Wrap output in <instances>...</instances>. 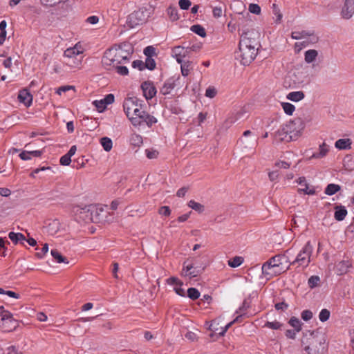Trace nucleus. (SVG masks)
Here are the masks:
<instances>
[{
  "label": "nucleus",
  "instance_id": "31",
  "mask_svg": "<svg viewBox=\"0 0 354 354\" xmlns=\"http://www.w3.org/2000/svg\"><path fill=\"white\" fill-rule=\"evenodd\" d=\"M244 261V259L240 256H236L228 260V266L231 268H237Z\"/></svg>",
  "mask_w": 354,
  "mask_h": 354
},
{
  "label": "nucleus",
  "instance_id": "14",
  "mask_svg": "<svg viewBox=\"0 0 354 354\" xmlns=\"http://www.w3.org/2000/svg\"><path fill=\"white\" fill-rule=\"evenodd\" d=\"M141 100L139 103L136 104V106L134 108L133 111L129 118V120L131 121V124L134 127H140L141 126V120L140 116L143 115L145 111L141 109Z\"/></svg>",
  "mask_w": 354,
  "mask_h": 354
},
{
  "label": "nucleus",
  "instance_id": "22",
  "mask_svg": "<svg viewBox=\"0 0 354 354\" xmlns=\"http://www.w3.org/2000/svg\"><path fill=\"white\" fill-rule=\"evenodd\" d=\"M347 210L343 205H337L335 207L334 217L338 221H343L347 215Z\"/></svg>",
  "mask_w": 354,
  "mask_h": 354
},
{
  "label": "nucleus",
  "instance_id": "59",
  "mask_svg": "<svg viewBox=\"0 0 354 354\" xmlns=\"http://www.w3.org/2000/svg\"><path fill=\"white\" fill-rule=\"evenodd\" d=\"M146 156L149 159L156 158L158 154V152L156 150H149L146 149Z\"/></svg>",
  "mask_w": 354,
  "mask_h": 354
},
{
  "label": "nucleus",
  "instance_id": "51",
  "mask_svg": "<svg viewBox=\"0 0 354 354\" xmlns=\"http://www.w3.org/2000/svg\"><path fill=\"white\" fill-rule=\"evenodd\" d=\"M167 282L169 285L183 286V282L177 277H171L167 279Z\"/></svg>",
  "mask_w": 354,
  "mask_h": 354
},
{
  "label": "nucleus",
  "instance_id": "20",
  "mask_svg": "<svg viewBox=\"0 0 354 354\" xmlns=\"http://www.w3.org/2000/svg\"><path fill=\"white\" fill-rule=\"evenodd\" d=\"M352 141L349 138H341L335 143V147L339 150L351 149Z\"/></svg>",
  "mask_w": 354,
  "mask_h": 354
},
{
  "label": "nucleus",
  "instance_id": "2",
  "mask_svg": "<svg viewBox=\"0 0 354 354\" xmlns=\"http://www.w3.org/2000/svg\"><path fill=\"white\" fill-rule=\"evenodd\" d=\"M252 34L250 32H244L239 44V51L236 54L241 58V63L244 66L249 65L257 55L258 42L252 37Z\"/></svg>",
  "mask_w": 354,
  "mask_h": 354
},
{
  "label": "nucleus",
  "instance_id": "43",
  "mask_svg": "<svg viewBox=\"0 0 354 354\" xmlns=\"http://www.w3.org/2000/svg\"><path fill=\"white\" fill-rule=\"evenodd\" d=\"M272 13L276 16V21L280 22L282 19V14L281 13L280 9L278 6L273 3L272 6Z\"/></svg>",
  "mask_w": 354,
  "mask_h": 354
},
{
  "label": "nucleus",
  "instance_id": "46",
  "mask_svg": "<svg viewBox=\"0 0 354 354\" xmlns=\"http://www.w3.org/2000/svg\"><path fill=\"white\" fill-rule=\"evenodd\" d=\"M144 54L147 57H152L153 56H156V48L152 46H148L144 49Z\"/></svg>",
  "mask_w": 354,
  "mask_h": 354
},
{
  "label": "nucleus",
  "instance_id": "41",
  "mask_svg": "<svg viewBox=\"0 0 354 354\" xmlns=\"http://www.w3.org/2000/svg\"><path fill=\"white\" fill-rule=\"evenodd\" d=\"M144 64L145 68H147L150 71L153 70L156 65L155 60L152 57H146Z\"/></svg>",
  "mask_w": 354,
  "mask_h": 354
},
{
  "label": "nucleus",
  "instance_id": "12",
  "mask_svg": "<svg viewBox=\"0 0 354 354\" xmlns=\"http://www.w3.org/2000/svg\"><path fill=\"white\" fill-rule=\"evenodd\" d=\"M115 97L113 94L110 93L100 100H95L93 102V104L96 107L98 112H103L106 108L107 105L112 104L114 102Z\"/></svg>",
  "mask_w": 354,
  "mask_h": 354
},
{
  "label": "nucleus",
  "instance_id": "32",
  "mask_svg": "<svg viewBox=\"0 0 354 354\" xmlns=\"http://www.w3.org/2000/svg\"><path fill=\"white\" fill-rule=\"evenodd\" d=\"M100 144L106 151H109L113 147L112 140L108 137H103L100 139Z\"/></svg>",
  "mask_w": 354,
  "mask_h": 354
},
{
  "label": "nucleus",
  "instance_id": "16",
  "mask_svg": "<svg viewBox=\"0 0 354 354\" xmlns=\"http://www.w3.org/2000/svg\"><path fill=\"white\" fill-rule=\"evenodd\" d=\"M140 102V100L136 97L125 99L123 103V109L128 118L131 115L134 108L136 106V104Z\"/></svg>",
  "mask_w": 354,
  "mask_h": 354
},
{
  "label": "nucleus",
  "instance_id": "38",
  "mask_svg": "<svg viewBox=\"0 0 354 354\" xmlns=\"http://www.w3.org/2000/svg\"><path fill=\"white\" fill-rule=\"evenodd\" d=\"M283 326V324L280 323L279 322L274 321V322H267L264 324V327L273 329V330H278L281 329V328Z\"/></svg>",
  "mask_w": 354,
  "mask_h": 354
},
{
  "label": "nucleus",
  "instance_id": "30",
  "mask_svg": "<svg viewBox=\"0 0 354 354\" xmlns=\"http://www.w3.org/2000/svg\"><path fill=\"white\" fill-rule=\"evenodd\" d=\"M187 205L189 207L192 208V209L195 210L198 213H202L205 210V207L203 205L198 202H196L194 200L189 201L187 203Z\"/></svg>",
  "mask_w": 354,
  "mask_h": 354
},
{
  "label": "nucleus",
  "instance_id": "8",
  "mask_svg": "<svg viewBox=\"0 0 354 354\" xmlns=\"http://www.w3.org/2000/svg\"><path fill=\"white\" fill-rule=\"evenodd\" d=\"M286 126L288 127V132L292 136L291 137H292L293 140H296L300 136L301 131L305 128V123L301 118H297L286 124Z\"/></svg>",
  "mask_w": 354,
  "mask_h": 354
},
{
  "label": "nucleus",
  "instance_id": "19",
  "mask_svg": "<svg viewBox=\"0 0 354 354\" xmlns=\"http://www.w3.org/2000/svg\"><path fill=\"white\" fill-rule=\"evenodd\" d=\"M33 97L27 88H24L19 92L18 100L26 107H29L32 102Z\"/></svg>",
  "mask_w": 354,
  "mask_h": 354
},
{
  "label": "nucleus",
  "instance_id": "27",
  "mask_svg": "<svg viewBox=\"0 0 354 354\" xmlns=\"http://www.w3.org/2000/svg\"><path fill=\"white\" fill-rule=\"evenodd\" d=\"M50 254L57 263H68V261L67 260V259L62 256L57 249H52L50 251Z\"/></svg>",
  "mask_w": 354,
  "mask_h": 354
},
{
  "label": "nucleus",
  "instance_id": "7",
  "mask_svg": "<svg viewBox=\"0 0 354 354\" xmlns=\"http://www.w3.org/2000/svg\"><path fill=\"white\" fill-rule=\"evenodd\" d=\"M19 326L17 319L13 317L12 314L1 306V332L10 333L15 330Z\"/></svg>",
  "mask_w": 354,
  "mask_h": 354
},
{
  "label": "nucleus",
  "instance_id": "4",
  "mask_svg": "<svg viewBox=\"0 0 354 354\" xmlns=\"http://www.w3.org/2000/svg\"><path fill=\"white\" fill-rule=\"evenodd\" d=\"M151 6L142 7L131 13L127 19V24L131 28L145 24L153 13Z\"/></svg>",
  "mask_w": 354,
  "mask_h": 354
},
{
  "label": "nucleus",
  "instance_id": "50",
  "mask_svg": "<svg viewBox=\"0 0 354 354\" xmlns=\"http://www.w3.org/2000/svg\"><path fill=\"white\" fill-rule=\"evenodd\" d=\"M71 162V158L67 153L62 156L59 159V163H60V165H62L63 166L69 165Z\"/></svg>",
  "mask_w": 354,
  "mask_h": 354
},
{
  "label": "nucleus",
  "instance_id": "63",
  "mask_svg": "<svg viewBox=\"0 0 354 354\" xmlns=\"http://www.w3.org/2000/svg\"><path fill=\"white\" fill-rule=\"evenodd\" d=\"M175 292L181 297H185V290L184 288H182V286H178L174 288Z\"/></svg>",
  "mask_w": 354,
  "mask_h": 354
},
{
  "label": "nucleus",
  "instance_id": "52",
  "mask_svg": "<svg viewBox=\"0 0 354 354\" xmlns=\"http://www.w3.org/2000/svg\"><path fill=\"white\" fill-rule=\"evenodd\" d=\"M178 5L182 10H188L192 3L189 0H179Z\"/></svg>",
  "mask_w": 354,
  "mask_h": 354
},
{
  "label": "nucleus",
  "instance_id": "60",
  "mask_svg": "<svg viewBox=\"0 0 354 354\" xmlns=\"http://www.w3.org/2000/svg\"><path fill=\"white\" fill-rule=\"evenodd\" d=\"M199 274L200 270L194 268L189 272H185V276H187L192 279L198 277Z\"/></svg>",
  "mask_w": 354,
  "mask_h": 354
},
{
  "label": "nucleus",
  "instance_id": "29",
  "mask_svg": "<svg viewBox=\"0 0 354 354\" xmlns=\"http://www.w3.org/2000/svg\"><path fill=\"white\" fill-rule=\"evenodd\" d=\"M288 324L290 326L294 328V330H295L297 332L301 330L303 324L297 317L294 316L291 317L288 321Z\"/></svg>",
  "mask_w": 354,
  "mask_h": 354
},
{
  "label": "nucleus",
  "instance_id": "6",
  "mask_svg": "<svg viewBox=\"0 0 354 354\" xmlns=\"http://www.w3.org/2000/svg\"><path fill=\"white\" fill-rule=\"evenodd\" d=\"M313 247L310 241H307L297 255L295 259L292 263L290 262L291 265L298 263L299 266H302L303 268L308 267L310 262V257L313 253Z\"/></svg>",
  "mask_w": 354,
  "mask_h": 354
},
{
  "label": "nucleus",
  "instance_id": "35",
  "mask_svg": "<svg viewBox=\"0 0 354 354\" xmlns=\"http://www.w3.org/2000/svg\"><path fill=\"white\" fill-rule=\"evenodd\" d=\"M187 295L192 300H196L200 297L201 293L196 288H189L187 291Z\"/></svg>",
  "mask_w": 354,
  "mask_h": 354
},
{
  "label": "nucleus",
  "instance_id": "61",
  "mask_svg": "<svg viewBox=\"0 0 354 354\" xmlns=\"http://www.w3.org/2000/svg\"><path fill=\"white\" fill-rule=\"evenodd\" d=\"M86 22L92 25H95L99 22V17L95 15H92L86 18Z\"/></svg>",
  "mask_w": 354,
  "mask_h": 354
},
{
  "label": "nucleus",
  "instance_id": "36",
  "mask_svg": "<svg viewBox=\"0 0 354 354\" xmlns=\"http://www.w3.org/2000/svg\"><path fill=\"white\" fill-rule=\"evenodd\" d=\"M281 106L285 112L288 115H292L295 110V106L289 102H281Z\"/></svg>",
  "mask_w": 354,
  "mask_h": 354
},
{
  "label": "nucleus",
  "instance_id": "1",
  "mask_svg": "<svg viewBox=\"0 0 354 354\" xmlns=\"http://www.w3.org/2000/svg\"><path fill=\"white\" fill-rule=\"evenodd\" d=\"M132 53L133 48L128 44L115 45L105 50L102 58V64L109 70L111 67L129 62Z\"/></svg>",
  "mask_w": 354,
  "mask_h": 354
},
{
  "label": "nucleus",
  "instance_id": "64",
  "mask_svg": "<svg viewBox=\"0 0 354 354\" xmlns=\"http://www.w3.org/2000/svg\"><path fill=\"white\" fill-rule=\"evenodd\" d=\"M223 10L221 7H214L212 10V14L214 17H220L222 15Z\"/></svg>",
  "mask_w": 354,
  "mask_h": 354
},
{
  "label": "nucleus",
  "instance_id": "42",
  "mask_svg": "<svg viewBox=\"0 0 354 354\" xmlns=\"http://www.w3.org/2000/svg\"><path fill=\"white\" fill-rule=\"evenodd\" d=\"M320 281V278L318 276L313 275L308 280V286L310 288H314L317 286L318 283Z\"/></svg>",
  "mask_w": 354,
  "mask_h": 354
},
{
  "label": "nucleus",
  "instance_id": "24",
  "mask_svg": "<svg viewBox=\"0 0 354 354\" xmlns=\"http://www.w3.org/2000/svg\"><path fill=\"white\" fill-rule=\"evenodd\" d=\"M287 99L292 102H299L305 97V94L303 91H292L289 93L287 96Z\"/></svg>",
  "mask_w": 354,
  "mask_h": 354
},
{
  "label": "nucleus",
  "instance_id": "13",
  "mask_svg": "<svg viewBox=\"0 0 354 354\" xmlns=\"http://www.w3.org/2000/svg\"><path fill=\"white\" fill-rule=\"evenodd\" d=\"M141 88L143 95L147 100L152 99L156 94L157 90L153 83L151 81H145L142 83Z\"/></svg>",
  "mask_w": 354,
  "mask_h": 354
},
{
  "label": "nucleus",
  "instance_id": "48",
  "mask_svg": "<svg viewBox=\"0 0 354 354\" xmlns=\"http://www.w3.org/2000/svg\"><path fill=\"white\" fill-rule=\"evenodd\" d=\"M48 244L45 243L43 245V247L41 249V250L39 252H37L35 253V256L38 259H41L44 257L45 254L48 252Z\"/></svg>",
  "mask_w": 354,
  "mask_h": 354
},
{
  "label": "nucleus",
  "instance_id": "18",
  "mask_svg": "<svg viewBox=\"0 0 354 354\" xmlns=\"http://www.w3.org/2000/svg\"><path fill=\"white\" fill-rule=\"evenodd\" d=\"M354 14V0H345L341 15L344 19H348Z\"/></svg>",
  "mask_w": 354,
  "mask_h": 354
},
{
  "label": "nucleus",
  "instance_id": "15",
  "mask_svg": "<svg viewBox=\"0 0 354 354\" xmlns=\"http://www.w3.org/2000/svg\"><path fill=\"white\" fill-rule=\"evenodd\" d=\"M188 53V48H185L181 46H174L171 49V55L176 59L178 64L184 62L183 58L186 57Z\"/></svg>",
  "mask_w": 354,
  "mask_h": 354
},
{
  "label": "nucleus",
  "instance_id": "5",
  "mask_svg": "<svg viewBox=\"0 0 354 354\" xmlns=\"http://www.w3.org/2000/svg\"><path fill=\"white\" fill-rule=\"evenodd\" d=\"M83 53L81 46L75 44L73 47L68 48L64 52V57L67 58L65 62L66 65L71 68H76L81 65L82 57L80 56Z\"/></svg>",
  "mask_w": 354,
  "mask_h": 354
},
{
  "label": "nucleus",
  "instance_id": "55",
  "mask_svg": "<svg viewBox=\"0 0 354 354\" xmlns=\"http://www.w3.org/2000/svg\"><path fill=\"white\" fill-rule=\"evenodd\" d=\"M249 10L250 12L256 15H259L261 12V8L259 5L255 3H251L249 6Z\"/></svg>",
  "mask_w": 354,
  "mask_h": 354
},
{
  "label": "nucleus",
  "instance_id": "58",
  "mask_svg": "<svg viewBox=\"0 0 354 354\" xmlns=\"http://www.w3.org/2000/svg\"><path fill=\"white\" fill-rule=\"evenodd\" d=\"M216 95V90L214 87H209L206 89L205 96L212 98Z\"/></svg>",
  "mask_w": 354,
  "mask_h": 354
},
{
  "label": "nucleus",
  "instance_id": "45",
  "mask_svg": "<svg viewBox=\"0 0 354 354\" xmlns=\"http://www.w3.org/2000/svg\"><path fill=\"white\" fill-rule=\"evenodd\" d=\"M8 296L9 297H12L14 299H19L20 297L19 294L12 291V290H8L4 288H1V296Z\"/></svg>",
  "mask_w": 354,
  "mask_h": 354
},
{
  "label": "nucleus",
  "instance_id": "37",
  "mask_svg": "<svg viewBox=\"0 0 354 354\" xmlns=\"http://www.w3.org/2000/svg\"><path fill=\"white\" fill-rule=\"evenodd\" d=\"M130 142L134 146H140L142 143V138L139 134L133 133L131 136Z\"/></svg>",
  "mask_w": 354,
  "mask_h": 354
},
{
  "label": "nucleus",
  "instance_id": "9",
  "mask_svg": "<svg viewBox=\"0 0 354 354\" xmlns=\"http://www.w3.org/2000/svg\"><path fill=\"white\" fill-rule=\"evenodd\" d=\"M308 354H324L326 351L325 342L321 339L313 338L308 346L304 348Z\"/></svg>",
  "mask_w": 354,
  "mask_h": 354
},
{
  "label": "nucleus",
  "instance_id": "54",
  "mask_svg": "<svg viewBox=\"0 0 354 354\" xmlns=\"http://www.w3.org/2000/svg\"><path fill=\"white\" fill-rule=\"evenodd\" d=\"M144 62L141 60H134L132 62V67L134 68H138L139 71H143L145 68Z\"/></svg>",
  "mask_w": 354,
  "mask_h": 354
},
{
  "label": "nucleus",
  "instance_id": "21",
  "mask_svg": "<svg viewBox=\"0 0 354 354\" xmlns=\"http://www.w3.org/2000/svg\"><path fill=\"white\" fill-rule=\"evenodd\" d=\"M140 118L141 120V125L146 124L148 127H151L153 124H156L158 120L157 119L149 114L147 112H145L143 115L140 116Z\"/></svg>",
  "mask_w": 354,
  "mask_h": 354
},
{
  "label": "nucleus",
  "instance_id": "53",
  "mask_svg": "<svg viewBox=\"0 0 354 354\" xmlns=\"http://www.w3.org/2000/svg\"><path fill=\"white\" fill-rule=\"evenodd\" d=\"M158 212L162 216H169L171 214V209L169 206H162Z\"/></svg>",
  "mask_w": 354,
  "mask_h": 354
},
{
  "label": "nucleus",
  "instance_id": "39",
  "mask_svg": "<svg viewBox=\"0 0 354 354\" xmlns=\"http://www.w3.org/2000/svg\"><path fill=\"white\" fill-rule=\"evenodd\" d=\"M250 301L248 299L243 300L242 305L236 311V313H245V312L250 307Z\"/></svg>",
  "mask_w": 354,
  "mask_h": 354
},
{
  "label": "nucleus",
  "instance_id": "23",
  "mask_svg": "<svg viewBox=\"0 0 354 354\" xmlns=\"http://www.w3.org/2000/svg\"><path fill=\"white\" fill-rule=\"evenodd\" d=\"M328 151V146L326 145L325 142H323L322 145H319V151L313 153V155L310 157V159L322 158L323 157L326 156Z\"/></svg>",
  "mask_w": 354,
  "mask_h": 354
},
{
  "label": "nucleus",
  "instance_id": "40",
  "mask_svg": "<svg viewBox=\"0 0 354 354\" xmlns=\"http://www.w3.org/2000/svg\"><path fill=\"white\" fill-rule=\"evenodd\" d=\"M330 315V313L328 309H322L319 314V319L320 322H325L328 320Z\"/></svg>",
  "mask_w": 354,
  "mask_h": 354
},
{
  "label": "nucleus",
  "instance_id": "57",
  "mask_svg": "<svg viewBox=\"0 0 354 354\" xmlns=\"http://www.w3.org/2000/svg\"><path fill=\"white\" fill-rule=\"evenodd\" d=\"M8 237L15 245L19 244L18 232L15 233L13 232H10L8 234Z\"/></svg>",
  "mask_w": 354,
  "mask_h": 354
},
{
  "label": "nucleus",
  "instance_id": "47",
  "mask_svg": "<svg viewBox=\"0 0 354 354\" xmlns=\"http://www.w3.org/2000/svg\"><path fill=\"white\" fill-rule=\"evenodd\" d=\"M313 313L310 310H304L301 313V317L305 322L310 320L313 318Z\"/></svg>",
  "mask_w": 354,
  "mask_h": 354
},
{
  "label": "nucleus",
  "instance_id": "25",
  "mask_svg": "<svg viewBox=\"0 0 354 354\" xmlns=\"http://www.w3.org/2000/svg\"><path fill=\"white\" fill-rule=\"evenodd\" d=\"M318 55V52L315 49H310L305 52L304 59L307 64L313 62Z\"/></svg>",
  "mask_w": 354,
  "mask_h": 354
},
{
  "label": "nucleus",
  "instance_id": "26",
  "mask_svg": "<svg viewBox=\"0 0 354 354\" xmlns=\"http://www.w3.org/2000/svg\"><path fill=\"white\" fill-rule=\"evenodd\" d=\"M167 14L171 21H178L180 18L176 6H169L167 9Z\"/></svg>",
  "mask_w": 354,
  "mask_h": 354
},
{
  "label": "nucleus",
  "instance_id": "17",
  "mask_svg": "<svg viewBox=\"0 0 354 354\" xmlns=\"http://www.w3.org/2000/svg\"><path fill=\"white\" fill-rule=\"evenodd\" d=\"M288 127L286 124L282 125L275 133L274 139L280 142L286 141L290 142L292 140V136L290 135Z\"/></svg>",
  "mask_w": 354,
  "mask_h": 354
},
{
  "label": "nucleus",
  "instance_id": "11",
  "mask_svg": "<svg viewBox=\"0 0 354 354\" xmlns=\"http://www.w3.org/2000/svg\"><path fill=\"white\" fill-rule=\"evenodd\" d=\"M92 205H84L81 207L80 205L74 206L73 208V212L76 214L79 215L80 218H82L86 222L89 221H93L92 216Z\"/></svg>",
  "mask_w": 354,
  "mask_h": 354
},
{
  "label": "nucleus",
  "instance_id": "34",
  "mask_svg": "<svg viewBox=\"0 0 354 354\" xmlns=\"http://www.w3.org/2000/svg\"><path fill=\"white\" fill-rule=\"evenodd\" d=\"M180 64L182 75L184 77L188 76L190 71L192 62L190 61H184Z\"/></svg>",
  "mask_w": 354,
  "mask_h": 354
},
{
  "label": "nucleus",
  "instance_id": "33",
  "mask_svg": "<svg viewBox=\"0 0 354 354\" xmlns=\"http://www.w3.org/2000/svg\"><path fill=\"white\" fill-rule=\"evenodd\" d=\"M190 30L195 34H196L202 37H205L206 36L205 29L201 25H199V24L193 25L191 26Z\"/></svg>",
  "mask_w": 354,
  "mask_h": 354
},
{
  "label": "nucleus",
  "instance_id": "10",
  "mask_svg": "<svg viewBox=\"0 0 354 354\" xmlns=\"http://www.w3.org/2000/svg\"><path fill=\"white\" fill-rule=\"evenodd\" d=\"M180 75H174L168 78L160 89V93L163 95L170 94L177 86L180 84Z\"/></svg>",
  "mask_w": 354,
  "mask_h": 354
},
{
  "label": "nucleus",
  "instance_id": "49",
  "mask_svg": "<svg viewBox=\"0 0 354 354\" xmlns=\"http://www.w3.org/2000/svg\"><path fill=\"white\" fill-rule=\"evenodd\" d=\"M115 68L117 73L121 75H127L129 74V69L127 66L116 65L113 67Z\"/></svg>",
  "mask_w": 354,
  "mask_h": 354
},
{
  "label": "nucleus",
  "instance_id": "3",
  "mask_svg": "<svg viewBox=\"0 0 354 354\" xmlns=\"http://www.w3.org/2000/svg\"><path fill=\"white\" fill-rule=\"evenodd\" d=\"M291 263L284 254H277L262 266V273L265 275H279L289 269Z\"/></svg>",
  "mask_w": 354,
  "mask_h": 354
},
{
  "label": "nucleus",
  "instance_id": "44",
  "mask_svg": "<svg viewBox=\"0 0 354 354\" xmlns=\"http://www.w3.org/2000/svg\"><path fill=\"white\" fill-rule=\"evenodd\" d=\"M298 192L299 194L304 193L307 195H315L316 194L315 189L313 187L310 189L308 183H305V188L298 189Z\"/></svg>",
  "mask_w": 354,
  "mask_h": 354
},
{
  "label": "nucleus",
  "instance_id": "56",
  "mask_svg": "<svg viewBox=\"0 0 354 354\" xmlns=\"http://www.w3.org/2000/svg\"><path fill=\"white\" fill-rule=\"evenodd\" d=\"M288 306V304L285 301L279 302L275 304L274 305V308L276 310L282 311H285L286 310H287Z\"/></svg>",
  "mask_w": 354,
  "mask_h": 354
},
{
  "label": "nucleus",
  "instance_id": "28",
  "mask_svg": "<svg viewBox=\"0 0 354 354\" xmlns=\"http://www.w3.org/2000/svg\"><path fill=\"white\" fill-rule=\"evenodd\" d=\"M341 189L340 185L337 184L330 183L328 184L325 188L324 193L326 195L332 196L336 194Z\"/></svg>",
  "mask_w": 354,
  "mask_h": 354
},
{
  "label": "nucleus",
  "instance_id": "62",
  "mask_svg": "<svg viewBox=\"0 0 354 354\" xmlns=\"http://www.w3.org/2000/svg\"><path fill=\"white\" fill-rule=\"evenodd\" d=\"M347 266L345 261H341L337 265V269L340 272V274H342L343 273L346 272L347 271Z\"/></svg>",
  "mask_w": 354,
  "mask_h": 354
}]
</instances>
